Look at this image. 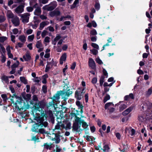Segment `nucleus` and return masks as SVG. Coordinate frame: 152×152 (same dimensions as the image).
I'll use <instances>...</instances> for the list:
<instances>
[{"label": "nucleus", "instance_id": "f257e3e1", "mask_svg": "<svg viewBox=\"0 0 152 152\" xmlns=\"http://www.w3.org/2000/svg\"><path fill=\"white\" fill-rule=\"evenodd\" d=\"M41 115H40L39 114H37L34 116V120L36 121L37 124V128L38 129V132H39L42 134L46 133V131L43 128L46 127L48 123L46 121H44V117L45 116V114L44 110H41Z\"/></svg>", "mask_w": 152, "mask_h": 152}, {"label": "nucleus", "instance_id": "f03ea898", "mask_svg": "<svg viewBox=\"0 0 152 152\" xmlns=\"http://www.w3.org/2000/svg\"><path fill=\"white\" fill-rule=\"evenodd\" d=\"M84 90V88L82 89V92H81L80 91L77 90L75 92V97L78 100H80L83 97V94L84 92L83 91Z\"/></svg>", "mask_w": 152, "mask_h": 152}, {"label": "nucleus", "instance_id": "7ed1b4c3", "mask_svg": "<svg viewBox=\"0 0 152 152\" xmlns=\"http://www.w3.org/2000/svg\"><path fill=\"white\" fill-rule=\"evenodd\" d=\"M56 1L51 2L49 6L45 5L42 8V10H54L56 6Z\"/></svg>", "mask_w": 152, "mask_h": 152}, {"label": "nucleus", "instance_id": "20e7f679", "mask_svg": "<svg viewBox=\"0 0 152 152\" xmlns=\"http://www.w3.org/2000/svg\"><path fill=\"white\" fill-rule=\"evenodd\" d=\"M20 16L22 18V21L24 23H26L28 22L29 15L28 13H25L20 15Z\"/></svg>", "mask_w": 152, "mask_h": 152}, {"label": "nucleus", "instance_id": "39448f33", "mask_svg": "<svg viewBox=\"0 0 152 152\" xmlns=\"http://www.w3.org/2000/svg\"><path fill=\"white\" fill-rule=\"evenodd\" d=\"M75 121L79 123L80 124H82V127L83 128V129H85L87 128L88 125L85 122H84L83 120L80 119L79 118H77Z\"/></svg>", "mask_w": 152, "mask_h": 152}, {"label": "nucleus", "instance_id": "423d86ee", "mask_svg": "<svg viewBox=\"0 0 152 152\" xmlns=\"http://www.w3.org/2000/svg\"><path fill=\"white\" fill-rule=\"evenodd\" d=\"M42 146L43 147L44 149L51 150L52 148L54 147V145L51 143H44Z\"/></svg>", "mask_w": 152, "mask_h": 152}, {"label": "nucleus", "instance_id": "0eeeda50", "mask_svg": "<svg viewBox=\"0 0 152 152\" xmlns=\"http://www.w3.org/2000/svg\"><path fill=\"white\" fill-rule=\"evenodd\" d=\"M88 65L89 67L93 69L96 68V64L93 59L92 58H89L88 61Z\"/></svg>", "mask_w": 152, "mask_h": 152}, {"label": "nucleus", "instance_id": "6e6552de", "mask_svg": "<svg viewBox=\"0 0 152 152\" xmlns=\"http://www.w3.org/2000/svg\"><path fill=\"white\" fill-rule=\"evenodd\" d=\"M12 21L13 24L15 26H18L19 25L20 21L19 18L16 16L12 18Z\"/></svg>", "mask_w": 152, "mask_h": 152}, {"label": "nucleus", "instance_id": "1a4fd4ad", "mask_svg": "<svg viewBox=\"0 0 152 152\" xmlns=\"http://www.w3.org/2000/svg\"><path fill=\"white\" fill-rule=\"evenodd\" d=\"M35 9V10H41V8L38 6V4L36 3L33 6L28 7L26 8V10H33Z\"/></svg>", "mask_w": 152, "mask_h": 152}, {"label": "nucleus", "instance_id": "9d476101", "mask_svg": "<svg viewBox=\"0 0 152 152\" xmlns=\"http://www.w3.org/2000/svg\"><path fill=\"white\" fill-rule=\"evenodd\" d=\"M66 58V54L64 53L63 54L60 58V63L61 64H62L65 61Z\"/></svg>", "mask_w": 152, "mask_h": 152}, {"label": "nucleus", "instance_id": "9b49d317", "mask_svg": "<svg viewBox=\"0 0 152 152\" xmlns=\"http://www.w3.org/2000/svg\"><path fill=\"white\" fill-rule=\"evenodd\" d=\"M133 107H130L124 110L122 113V114L124 115H126L129 114L133 110Z\"/></svg>", "mask_w": 152, "mask_h": 152}, {"label": "nucleus", "instance_id": "f8f14e48", "mask_svg": "<svg viewBox=\"0 0 152 152\" xmlns=\"http://www.w3.org/2000/svg\"><path fill=\"white\" fill-rule=\"evenodd\" d=\"M61 38V37L60 34H57L56 37L52 42V44L55 45L56 44L57 41L60 39Z\"/></svg>", "mask_w": 152, "mask_h": 152}, {"label": "nucleus", "instance_id": "ddd939ff", "mask_svg": "<svg viewBox=\"0 0 152 152\" xmlns=\"http://www.w3.org/2000/svg\"><path fill=\"white\" fill-rule=\"evenodd\" d=\"M49 22L48 21L43 22L41 23L40 24V26L39 27V30H42V29L45 26L48 25L49 24Z\"/></svg>", "mask_w": 152, "mask_h": 152}, {"label": "nucleus", "instance_id": "4468645a", "mask_svg": "<svg viewBox=\"0 0 152 152\" xmlns=\"http://www.w3.org/2000/svg\"><path fill=\"white\" fill-rule=\"evenodd\" d=\"M38 105L39 106V107H37V110L40 111V108H43L45 105V103L42 102H39L38 103Z\"/></svg>", "mask_w": 152, "mask_h": 152}, {"label": "nucleus", "instance_id": "2eb2a0df", "mask_svg": "<svg viewBox=\"0 0 152 152\" xmlns=\"http://www.w3.org/2000/svg\"><path fill=\"white\" fill-rule=\"evenodd\" d=\"M60 14V12L58 10H55L53 12H51L50 13L51 16H57Z\"/></svg>", "mask_w": 152, "mask_h": 152}, {"label": "nucleus", "instance_id": "dca6fc26", "mask_svg": "<svg viewBox=\"0 0 152 152\" xmlns=\"http://www.w3.org/2000/svg\"><path fill=\"white\" fill-rule=\"evenodd\" d=\"M1 79L3 82H5L6 83H7V84H8L9 82L8 77L5 75H3L1 77Z\"/></svg>", "mask_w": 152, "mask_h": 152}, {"label": "nucleus", "instance_id": "f3484780", "mask_svg": "<svg viewBox=\"0 0 152 152\" xmlns=\"http://www.w3.org/2000/svg\"><path fill=\"white\" fill-rule=\"evenodd\" d=\"M133 98L134 96L132 94H130L129 95L126 96L124 97V99L125 100H129L130 99Z\"/></svg>", "mask_w": 152, "mask_h": 152}, {"label": "nucleus", "instance_id": "a211bd4d", "mask_svg": "<svg viewBox=\"0 0 152 152\" xmlns=\"http://www.w3.org/2000/svg\"><path fill=\"white\" fill-rule=\"evenodd\" d=\"M23 58L25 61H28L31 59V57L29 53H27L25 55L23 56Z\"/></svg>", "mask_w": 152, "mask_h": 152}, {"label": "nucleus", "instance_id": "6ab92c4d", "mask_svg": "<svg viewBox=\"0 0 152 152\" xmlns=\"http://www.w3.org/2000/svg\"><path fill=\"white\" fill-rule=\"evenodd\" d=\"M114 105V104L112 102H108L105 104L104 108L105 109H107L110 107H113Z\"/></svg>", "mask_w": 152, "mask_h": 152}, {"label": "nucleus", "instance_id": "aec40b11", "mask_svg": "<svg viewBox=\"0 0 152 152\" xmlns=\"http://www.w3.org/2000/svg\"><path fill=\"white\" fill-rule=\"evenodd\" d=\"M138 120L141 122L145 121V116L142 115H140L139 116Z\"/></svg>", "mask_w": 152, "mask_h": 152}, {"label": "nucleus", "instance_id": "412c9836", "mask_svg": "<svg viewBox=\"0 0 152 152\" xmlns=\"http://www.w3.org/2000/svg\"><path fill=\"white\" fill-rule=\"evenodd\" d=\"M19 39L22 42H25L26 41V38L24 35H20L19 37Z\"/></svg>", "mask_w": 152, "mask_h": 152}, {"label": "nucleus", "instance_id": "4be33fe9", "mask_svg": "<svg viewBox=\"0 0 152 152\" xmlns=\"http://www.w3.org/2000/svg\"><path fill=\"white\" fill-rule=\"evenodd\" d=\"M7 16L9 18H14L13 14L10 10L8 11L7 12Z\"/></svg>", "mask_w": 152, "mask_h": 152}, {"label": "nucleus", "instance_id": "5701e85b", "mask_svg": "<svg viewBox=\"0 0 152 152\" xmlns=\"http://www.w3.org/2000/svg\"><path fill=\"white\" fill-rule=\"evenodd\" d=\"M76 104L78 106L79 108L81 109V112H82V113H83V106L82 104H81L80 102L79 101H77L76 102Z\"/></svg>", "mask_w": 152, "mask_h": 152}, {"label": "nucleus", "instance_id": "b1692460", "mask_svg": "<svg viewBox=\"0 0 152 152\" xmlns=\"http://www.w3.org/2000/svg\"><path fill=\"white\" fill-rule=\"evenodd\" d=\"M72 94V91H70V89H69L67 90L64 93V94L65 96H68Z\"/></svg>", "mask_w": 152, "mask_h": 152}, {"label": "nucleus", "instance_id": "393cba45", "mask_svg": "<svg viewBox=\"0 0 152 152\" xmlns=\"http://www.w3.org/2000/svg\"><path fill=\"white\" fill-rule=\"evenodd\" d=\"M20 80L21 82L25 84H27L28 82L27 80L25 78V77H20Z\"/></svg>", "mask_w": 152, "mask_h": 152}, {"label": "nucleus", "instance_id": "a878e982", "mask_svg": "<svg viewBox=\"0 0 152 152\" xmlns=\"http://www.w3.org/2000/svg\"><path fill=\"white\" fill-rule=\"evenodd\" d=\"M36 46L37 48L42 47V45L40 40L38 41L37 42Z\"/></svg>", "mask_w": 152, "mask_h": 152}, {"label": "nucleus", "instance_id": "bb28decb", "mask_svg": "<svg viewBox=\"0 0 152 152\" xmlns=\"http://www.w3.org/2000/svg\"><path fill=\"white\" fill-rule=\"evenodd\" d=\"M24 4H22L18 6L15 10H24Z\"/></svg>", "mask_w": 152, "mask_h": 152}, {"label": "nucleus", "instance_id": "cd10ccee", "mask_svg": "<svg viewBox=\"0 0 152 152\" xmlns=\"http://www.w3.org/2000/svg\"><path fill=\"white\" fill-rule=\"evenodd\" d=\"M19 64V62L18 61H17L15 63H14L11 66L12 69H15V68L18 66Z\"/></svg>", "mask_w": 152, "mask_h": 152}, {"label": "nucleus", "instance_id": "c85d7f7f", "mask_svg": "<svg viewBox=\"0 0 152 152\" xmlns=\"http://www.w3.org/2000/svg\"><path fill=\"white\" fill-rule=\"evenodd\" d=\"M54 48H56V51L58 52H61L62 51V49L61 47V45H57L56 47L55 46Z\"/></svg>", "mask_w": 152, "mask_h": 152}, {"label": "nucleus", "instance_id": "c756f323", "mask_svg": "<svg viewBox=\"0 0 152 152\" xmlns=\"http://www.w3.org/2000/svg\"><path fill=\"white\" fill-rule=\"evenodd\" d=\"M50 38L48 37H46L44 39V43L45 44V45H47L46 43H48L50 42Z\"/></svg>", "mask_w": 152, "mask_h": 152}, {"label": "nucleus", "instance_id": "7c9ffc66", "mask_svg": "<svg viewBox=\"0 0 152 152\" xmlns=\"http://www.w3.org/2000/svg\"><path fill=\"white\" fill-rule=\"evenodd\" d=\"M0 51L1 54L4 53L5 52V48L1 44H0Z\"/></svg>", "mask_w": 152, "mask_h": 152}, {"label": "nucleus", "instance_id": "2f4dec72", "mask_svg": "<svg viewBox=\"0 0 152 152\" xmlns=\"http://www.w3.org/2000/svg\"><path fill=\"white\" fill-rule=\"evenodd\" d=\"M79 3V0H75L74 1L73 4L71 6V8L73 9L75 8L77 4H78Z\"/></svg>", "mask_w": 152, "mask_h": 152}, {"label": "nucleus", "instance_id": "473e14b6", "mask_svg": "<svg viewBox=\"0 0 152 152\" xmlns=\"http://www.w3.org/2000/svg\"><path fill=\"white\" fill-rule=\"evenodd\" d=\"M91 46L94 48L96 49L97 50L99 49V45L96 43H92L91 44Z\"/></svg>", "mask_w": 152, "mask_h": 152}, {"label": "nucleus", "instance_id": "72a5a7b5", "mask_svg": "<svg viewBox=\"0 0 152 152\" xmlns=\"http://www.w3.org/2000/svg\"><path fill=\"white\" fill-rule=\"evenodd\" d=\"M51 66L50 65V63H48L45 68V72H47L51 68Z\"/></svg>", "mask_w": 152, "mask_h": 152}, {"label": "nucleus", "instance_id": "f704fd0d", "mask_svg": "<svg viewBox=\"0 0 152 152\" xmlns=\"http://www.w3.org/2000/svg\"><path fill=\"white\" fill-rule=\"evenodd\" d=\"M98 50H96L95 49H92V50H90V51L91 52V53L94 55H96L98 53Z\"/></svg>", "mask_w": 152, "mask_h": 152}, {"label": "nucleus", "instance_id": "c9c22d12", "mask_svg": "<svg viewBox=\"0 0 152 152\" xmlns=\"http://www.w3.org/2000/svg\"><path fill=\"white\" fill-rule=\"evenodd\" d=\"M90 34L92 35H95L97 34L96 30L95 29H93L90 31Z\"/></svg>", "mask_w": 152, "mask_h": 152}, {"label": "nucleus", "instance_id": "e433bc0d", "mask_svg": "<svg viewBox=\"0 0 152 152\" xmlns=\"http://www.w3.org/2000/svg\"><path fill=\"white\" fill-rule=\"evenodd\" d=\"M127 107V106L125 104H122L119 107L120 110V111H122L126 108Z\"/></svg>", "mask_w": 152, "mask_h": 152}, {"label": "nucleus", "instance_id": "4c0bfd02", "mask_svg": "<svg viewBox=\"0 0 152 152\" xmlns=\"http://www.w3.org/2000/svg\"><path fill=\"white\" fill-rule=\"evenodd\" d=\"M1 61L2 62L4 63L5 61L6 60V58L5 57V56L4 54H3V53H2V54H1Z\"/></svg>", "mask_w": 152, "mask_h": 152}, {"label": "nucleus", "instance_id": "58836bf2", "mask_svg": "<svg viewBox=\"0 0 152 152\" xmlns=\"http://www.w3.org/2000/svg\"><path fill=\"white\" fill-rule=\"evenodd\" d=\"M34 38V35L33 34L30 35L28 37V40L29 41L31 42Z\"/></svg>", "mask_w": 152, "mask_h": 152}, {"label": "nucleus", "instance_id": "ea45409f", "mask_svg": "<svg viewBox=\"0 0 152 152\" xmlns=\"http://www.w3.org/2000/svg\"><path fill=\"white\" fill-rule=\"evenodd\" d=\"M110 99V97L109 95H107L105 97L104 99V103L106 102L107 100H109Z\"/></svg>", "mask_w": 152, "mask_h": 152}, {"label": "nucleus", "instance_id": "a19ab883", "mask_svg": "<svg viewBox=\"0 0 152 152\" xmlns=\"http://www.w3.org/2000/svg\"><path fill=\"white\" fill-rule=\"evenodd\" d=\"M7 39V38L6 37L3 36L0 37V42H3Z\"/></svg>", "mask_w": 152, "mask_h": 152}, {"label": "nucleus", "instance_id": "79ce46f5", "mask_svg": "<svg viewBox=\"0 0 152 152\" xmlns=\"http://www.w3.org/2000/svg\"><path fill=\"white\" fill-rule=\"evenodd\" d=\"M95 60L96 62L99 64H103L102 61L99 57L96 58Z\"/></svg>", "mask_w": 152, "mask_h": 152}, {"label": "nucleus", "instance_id": "37998d69", "mask_svg": "<svg viewBox=\"0 0 152 152\" xmlns=\"http://www.w3.org/2000/svg\"><path fill=\"white\" fill-rule=\"evenodd\" d=\"M68 45L67 44H64L62 47V49L64 51H66L68 48Z\"/></svg>", "mask_w": 152, "mask_h": 152}, {"label": "nucleus", "instance_id": "c03bdc74", "mask_svg": "<svg viewBox=\"0 0 152 152\" xmlns=\"http://www.w3.org/2000/svg\"><path fill=\"white\" fill-rule=\"evenodd\" d=\"M109 149L108 146L107 145H105L103 147V150L105 152L108 151Z\"/></svg>", "mask_w": 152, "mask_h": 152}, {"label": "nucleus", "instance_id": "a18cd8bd", "mask_svg": "<svg viewBox=\"0 0 152 152\" xmlns=\"http://www.w3.org/2000/svg\"><path fill=\"white\" fill-rule=\"evenodd\" d=\"M94 7L96 10H99L100 8V4L98 2H96L94 5Z\"/></svg>", "mask_w": 152, "mask_h": 152}, {"label": "nucleus", "instance_id": "49530a36", "mask_svg": "<svg viewBox=\"0 0 152 152\" xmlns=\"http://www.w3.org/2000/svg\"><path fill=\"white\" fill-rule=\"evenodd\" d=\"M48 32L47 31L44 30L41 33V36L42 38H44L47 34Z\"/></svg>", "mask_w": 152, "mask_h": 152}, {"label": "nucleus", "instance_id": "de8ad7c7", "mask_svg": "<svg viewBox=\"0 0 152 152\" xmlns=\"http://www.w3.org/2000/svg\"><path fill=\"white\" fill-rule=\"evenodd\" d=\"M41 34L40 31H37L36 35V38L37 39H39L40 38V35Z\"/></svg>", "mask_w": 152, "mask_h": 152}, {"label": "nucleus", "instance_id": "09e8293b", "mask_svg": "<svg viewBox=\"0 0 152 152\" xmlns=\"http://www.w3.org/2000/svg\"><path fill=\"white\" fill-rule=\"evenodd\" d=\"M1 96L3 99L4 101H6L7 100V96L6 94H3L1 95Z\"/></svg>", "mask_w": 152, "mask_h": 152}, {"label": "nucleus", "instance_id": "8fccbe9b", "mask_svg": "<svg viewBox=\"0 0 152 152\" xmlns=\"http://www.w3.org/2000/svg\"><path fill=\"white\" fill-rule=\"evenodd\" d=\"M41 12V10H35L34 13L35 15H39L40 14Z\"/></svg>", "mask_w": 152, "mask_h": 152}, {"label": "nucleus", "instance_id": "3c124183", "mask_svg": "<svg viewBox=\"0 0 152 152\" xmlns=\"http://www.w3.org/2000/svg\"><path fill=\"white\" fill-rule=\"evenodd\" d=\"M33 80L34 82L38 83L40 81V78L38 77H37L35 78H34V79H33Z\"/></svg>", "mask_w": 152, "mask_h": 152}, {"label": "nucleus", "instance_id": "603ef678", "mask_svg": "<svg viewBox=\"0 0 152 152\" xmlns=\"http://www.w3.org/2000/svg\"><path fill=\"white\" fill-rule=\"evenodd\" d=\"M76 66V63L73 62L71 65L70 68L72 70H74Z\"/></svg>", "mask_w": 152, "mask_h": 152}, {"label": "nucleus", "instance_id": "864d4df0", "mask_svg": "<svg viewBox=\"0 0 152 152\" xmlns=\"http://www.w3.org/2000/svg\"><path fill=\"white\" fill-rule=\"evenodd\" d=\"M115 135L117 139L118 140H120L121 138V135L118 132H117L115 133Z\"/></svg>", "mask_w": 152, "mask_h": 152}, {"label": "nucleus", "instance_id": "5fc2aeb1", "mask_svg": "<svg viewBox=\"0 0 152 152\" xmlns=\"http://www.w3.org/2000/svg\"><path fill=\"white\" fill-rule=\"evenodd\" d=\"M95 12V10H92L91 12L90 13V17L91 18H94V15L93 14Z\"/></svg>", "mask_w": 152, "mask_h": 152}, {"label": "nucleus", "instance_id": "6e6d98bb", "mask_svg": "<svg viewBox=\"0 0 152 152\" xmlns=\"http://www.w3.org/2000/svg\"><path fill=\"white\" fill-rule=\"evenodd\" d=\"M62 149L60 148V147L57 145H56V152H60Z\"/></svg>", "mask_w": 152, "mask_h": 152}, {"label": "nucleus", "instance_id": "4d7b16f0", "mask_svg": "<svg viewBox=\"0 0 152 152\" xmlns=\"http://www.w3.org/2000/svg\"><path fill=\"white\" fill-rule=\"evenodd\" d=\"M131 130L130 131V134H131V136H133L134 135L135 133V130L133 129H130Z\"/></svg>", "mask_w": 152, "mask_h": 152}, {"label": "nucleus", "instance_id": "13d9d810", "mask_svg": "<svg viewBox=\"0 0 152 152\" xmlns=\"http://www.w3.org/2000/svg\"><path fill=\"white\" fill-rule=\"evenodd\" d=\"M70 18V17L69 16H67L65 17H64V16H62V17H61V18H60L58 19V20H59V21H62L63 20V19L65 18Z\"/></svg>", "mask_w": 152, "mask_h": 152}, {"label": "nucleus", "instance_id": "bf43d9fd", "mask_svg": "<svg viewBox=\"0 0 152 152\" xmlns=\"http://www.w3.org/2000/svg\"><path fill=\"white\" fill-rule=\"evenodd\" d=\"M152 93V89L151 88H149L147 91L146 94L147 95L149 96Z\"/></svg>", "mask_w": 152, "mask_h": 152}, {"label": "nucleus", "instance_id": "052dcab7", "mask_svg": "<svg viewBox=\"0 0 152 152\" xmlns=\"http://www.w3.org/2000/svg\"><path fill=\"white\" fill-rule=\"evenodd\" d=\"M42 90L43 92L45 93L47 91V87L45 86H43L42 87Z\"/></svg>", "mask_w": 152, "mask_h": 152}, {"label": "nucleus", "instance_id": "680f3d73", "mask_svg": "<svg viewBox=\"0 0 152 152\" xmlns=\"http://www.w3.org/2000/svg\"><path fill=\"white\" fill-rule=\"evenodd\" d=\"M54 140L55 141V142L56 143H59L60 142V139L56 137V138H54V139L52 140Z\"/></svg>", "mask_w": 152, "mask_h": 152}, {"label": "nucleus", "instance_id": "e2e57ef3", "mask_svg": "<svg viewBox=\"0 0 152 152\" xmlns=\"http://www.w3.org/2000/svg\"><path fill=\"white\" fill-rule=\"evenodd\" d=\"M5 20V18L4 16H0V22H2L4 21Z\"/></svg>", "mask_w": 152, "mask_h": 152}, {"label": "nucleus", "instance_id": "0e129e2a", "mask_svg": "<svg viewBox=\"0 0 152 152\" xmlns=\"http://www.w3.org/2000/svg\"><path fill=\"white\" fill-rule=\"evenodd\" d=\"M103 72L104 74V75L106 76V77H107L108 76V73L106 71V70L104 69H103Z\"/></svg>", "mask_w": 152, "mask_h": 152}, {"label": "nucleus", "instance_id": "69168bd1", "mask_svg": "<svg viewBox=\"0 0 152 152\" xmlns=\"http://www.w3.org/2000/svg\"><path fill=\"white\" fill-rule=\"evenodd\" d=\"M84 137L88 141H90L91 139V138L87 135L84 136Z\"/></svg>", "mask_w": 152, "mask_h": 152}, {"label": "nucleus", "instance_id": "338daca9", "mask_svg": "<svg viewBox=\"0 0 152 152\" xmlns=\"http://www.w3.org/2000/svg\"><path fill=\"white\" fill-rule=\"evenodd\" d=\"M13 34H17L18 32V30L17 28H15L12 31Z\"/></svg>", "mask_w": 152, "mask_h": 152}, {"label": "nucleus", "instance_id": "774afa93", "mask_svg": "<svg viewBox=\"0 0 152 152\" xmlns=\"http://www.w3.org/2000/svg\"><path fill=\"white\" fill-rule=\"evenodd\" d=\"M97 40L96 37H91V40L92 42H96Z\"/></svg>", "mask_w": 152, "mask_h": 152}]
</instances>
